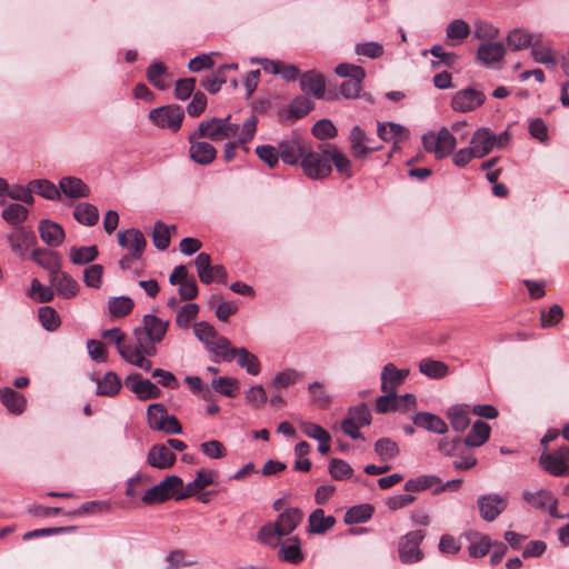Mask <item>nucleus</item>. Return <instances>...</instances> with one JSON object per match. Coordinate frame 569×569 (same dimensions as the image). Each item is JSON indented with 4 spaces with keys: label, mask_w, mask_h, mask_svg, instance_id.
<instances>
[{
    "label": "nucleus",
    "mask_w": 569,
    "mask_h": 569,
    "mask_svg": "<svg viewBox=\"0 0 569 569\" xmlns=\"http://www.w3.org/2000/svg\"><path fill=\"white\" fill-rule=\"evenodd\" d=\"M231 116L226 118L213 117L199 123L197 136H202L211 141H221L234 138L240 129L238 123L230 122Z\"/></svg>",
    "instance_id": "nucleus-1"
},
{
    "label": "nucleus",
    "mask_w": 569,
    "mask_h": 569,
    "mask_svg": "<svg viewBox=\"0 0 569 569\" xmlns=\"http://www.w3.org/2000/svg\"><path fill=\"white\" fill-rule=\"evenodd\" d=\"M196 337L206 346L207 350L222 359L231 342L226 337L219 336L213 326L208 322H197L193 327Z\"/></svg>",
    "instance_id": "nucleus-2"
},
{
    "label": "nucleus",
    "mask_w": 569,
    "mask_h": 569,
    "mask_svg": "<svg viewBox=\"0 0 569 569\" xmlns=\"http://www.w3.org/2000/svg\"><path fill=\"white\" fill-rule=\"evenodd\" d=\"M301 167L305 174L310 179H323L331 173V164L329 163V156L326 152V144L322 146L321 151L305 152L301 159Z\"/></svg>",
    "instance_id": "nucleus-3"
},
{
    "label": "nucleus",
    "mask_w": 569,
    "mask_h": 569,
    "mask_svg": "<svg viewBox=\"0 0 569 569\" xmlns=\"http://www.w3.org/2000/svg\"><path fill=\"white\" fill-rule=\"evenodd\" d=\"M136 337V343L129 345L124 343L122 349L120 350V357L128 363L136 366L144 371H151L152 362L144 358V349H146V339L142 336L141 328H136L133 331Z\"/></svg>",
    "instance_id": "nucleus-4"
},
{
    "label": "nucleus",
    "mask_w": 569,
    "mask_h": 569,
    "mask_svg": "<svg viewBox=\"0 0 569 569\" xmlns=\"http://www.w3.org/2000/svg\"><path fill=\"white\" fill-rule=\"evenodd\" d=\"M425 539L423 530L410 531L400 538L398 543L399 559L402 563H415L423 559L420 545Z\"/></svg>",
    "instance_id": "nucleus-5"
},
{
    "label": "nucleus",
    "mask_w": 569,
    "mask_h": 569,
    "mask_svg": "<svg viewBox=\"0 0 569 569\" xmlns=\"http://www.w3.org/2000/svg\"><path fill=\"white\" fill-rule=\"evenodd\" d=\"M149 118L157 127L176 132L181 128L184 111L179 104H169L151 110Z\"/></svg>",
    "instance_id": "nucleus-6"
},
{
    "label": "nucleus",
    "mask_w": 569,
    "mask_h": 569,
    "mask_svg": "<svg viewBox=\"0 0 569 569\" xmlns=\"http://www.w3.org/2000/svg\"><path fill=\"white\" fill-rule=\"evenodd\" d=\"M569 446L560 447L556 452L542 453L540 463L550 475L560 477L569 475Z\"/></svg>",
    "instance_id": "nucleus-7"
},
{
    "label": "nucleus",
    "mask_w": 569,
    "mask_h": 569,
    "mask_svg": "<svg viewBox=\"0 0 569 569\" xmlns=\"http://www.w3.org/2000/svg\"><path fill=\"white\" fill-rule=\"evenodd\" d=\"M124 385L140 401L158 399L162 393L157 385L149 379H143L140 373L127 376Z\"/></svg>",
    "instance_id": "nucleus-8"
},
{
    "label": "nucleus",
    "mask_w": 569,
    "mask_h": 569,
    "mask_svg": "<svg viewBox=\"0 0 569 569\" xmlns=\"http://www.w3.org/2000/svg\"><path fill=\"white\" fill-rule=\"evenodd\" d=\"M237 358L238 365L246 369V371L251 376H258L261 371V363L256 355L250 352L248 349L234 348L230 345L226 353H222V360L227 362H231Z\"/></svg>",
    "instance_id": "nucleus-9"
},
{
    "label": "nucleus",
    "mask_w": 569,
    "mask_h": 569,
    "mask_svg": "<svg viewBox=\"0 0 569 569\" xmlns=\"http://www.w3.org/2000/svg\"><path fill=\"white\" fill-rule=\"evenodd\" d=\"M203 138L197 136V130L190 133L188 141L190 143L189 156L198 164L208 166L212 163L217 157L216 148L206 141H199Z\"/></svg>",
    "instance_id": "nucleus-10"
},
{
    "label": "nucleus",
    "mask_w": 569,
    "mask_h": 569,
    "mask_svg": "<svg viewBox=\"0 0 569 569\" xmlns=\"http://www.w3.org/2000/svg\"><path fill=\"white\" fill-rule=\"evenodd\" d=\"M279 158L283 163L289 166L297 164L303 157L306 148L302 144V139L298 134L281 140L278 143Z\"/></svg>",
    "instance_id": "nucleus-11"
},
{
    "label": "nucleus",
    "mask_w": 569,
    "mask_h": 569,
    "mask_svg": "<svg viewBox=\"0 0 569 569\" xmlns=\"http://www.w3.org/2000/svg\"><path fill=\"white\" fill-rule=\"evenodd\" d=\"M480 516L491 522L507 508V499L497 493L482 495L477 500Z\"/></svg>",
    "instance_id": "nucleus-12"
},
{
    "label": "nucleus",
    "mask_w": 569,
    "mask_h": 569,
    "mask_svg": "<svg viewBox=\"0 0 569 569\" xmlns=\"http://www.w3.org/2000/svg\"><path fill=\"white\" fill-rule=\"evenodd\" d=\"M463 127L465 122H457L452 126L451 130L445 127L439 130L432 149L437 159H443L452 153L457 144L452 132H458Z\"/></svg>",
    "instance_id": "nucleus-13"
},
{
    "label": "nucleus",
    "mask_w": 569,
    "mask_h": 569,
    "mask_svg": "<svg viewBox=\"0 0 569 569\" xmlns=\"http://www.w3.org/2000/svg\"><path fill=\"white\" fill-rule=\"evenodd\" d=\"M485 102L483 92L468 88L460 90L452 97V108L459 112H469Z\"/></svg>",
    "instance_id": "nucleus-14"
},
{
    "label": "nucleus",
    "mask_w": 569,
    "mask_h": 569,
    "mask_svg": "<svg viewBox=\"0 0 569 569\" xmlns=\"http://www.w3.org/2000/svg\"><path fill=\"white\" fill-rule=\"evenodd\" d=\"M523 500L531 507L537 509H545L549 507V515L553 518H565L566 516L558 513L557 511V499L547 489H540L536 492L523 491Z\"/></svg>",
    "instance_id": "nucleus-15"
},
{
    "label": "nucleus",
    "mask_w": 569,
    "mask_h": 569,
    "mask_svg": "<svg viewBox=\"0 0 569 569\" xmlns=\"http://www.w3.org/2000/svg\"><path fill=\"white\" fill-rule=\"evenodd\" d=\"M118 243L128 249L131 257L141 258L147 246L143 233L138 229H127L118 232Z\"/></svg>",
    "instance_id": "nucleus-16"
},
{
    "label": "nucleus",
    "mask_w": 569,
    "mask_h": 569,
    "mask_svg": "<svg viewBox=\"0 0 569 569\" xmlns=\"http://www.w3.org/2000/svg\"><path fill=\"white\" fill-rule=\"evenodd\" d=\"M169 322L160 319L153 315H146L143 317L142 336L152 343H159L164 338L168 330Z\"/></svg>",
    "instance_id": "nucleus-17"
},
{
    "label": "nucleus",
    "mask_w": 569,
    "mask_h": 569,
    "mask_svg": "<svg viewBox=\"0 0 569 569\" xmlns=\"http://www.w3.org/2000/svg\"><path fill=\"white\" fill-rule=\"evenodd\" d=\"M408 376V369H398L393 363H387L381 371V390L397 392Z\"/></svg>",
    "instance_id": "nucleus-18"
},
{
    "label": "nucleus",
    "mask_w": 569,
    "mask_h": 569,
    "mask_svg": "<svg viewBox=\"0 0 569 569\" xmlns=\"http://www.w3.org/2000/svg\"><path fill=\"white\" fill-rule=\"evenodd\" d=\"M149 466L157 469H168L176 462L174 452L166 445H153L147 456Z\"/></svg>",
    "instance_id": "nucleus-19"
},
{
    "label": "nucleus",
    "mask_w": 569,
    "mask_h": 569,
    "mask_svg": "<svg viewBox=\"0 0 569 569\" xmlns=\"http://www.w3.org/2000/svg\"><path fill=\"white\" fill-rule=\"evenodd\" d=\"M470 147L477 158H483L496 147V134L488 128H480L472 134Z\"/></svg>",
    "instance_id": "nucleus-20"
},
{
    "label": "nucleus",
    "mask_w": 569,
    "mask_h": 569,
    "mask_svg": "<svg viewBox=\"0 0 569 569\" xmlns=\"http://www.w3.org/2000/svg\"><path fill=\"white\" fill-rule=\"evenodd\" d=\"M278 547V559L281 561L299 565L305 560V555L301 550V541L298 537L288 538Z\"/></svg>",
    "instance_id": "nucleus-21"
},
{
    "label": "nucleus",
    "mask_w": 569,
    "mask_h": 569,
    "mask_svg": "<svg viewBox=\"0 0 569 569\" xmlns=\"http://www.w3.org/2000/svg\"><path fill=\"white\" fill-rule=\"evenodd\" d=\"M300 88L317 99H323L326 94L325 77L315 70L307 71L300 76Z\"/></svg>",
    "instance_id": "nucleus-22"
},
{
    "label": "nucleus",
    "mask_w": 569,
    "mask_h": 569,
    "mask_svg": "<svg viewBox=\"0 0 569 569\" xmlns=\"http://www.w3.org/2000/svg\"><path fill=\"white\" fill-rule=\"evenodd\" d=\"M506 53V47L501 42L488 41L478 47L477 59L481 64L491 67L492 64L500 62Z\"/></svg>",
    "instance_id": "nucleus-23"
},
{
    "label": "nucleus",
    "mask_w": 569,
    "mask_h": 569,
    "mask_svg": "<svg viewBox=\"0 0 569 569\" xmlns=\"http://www.w3.org/2000/svg\"><path fill=\"white\" fill-rule=\"evenodd\" d=\"M31 257L34 262L49 271V277H53L61 270V256L56 251L38 248L32 251Z\"/></svg>",
    "instance_id": "nucleus-24"
},
{
    "label": "nucleus",
    "mask_w": 569,
    "mask_h": 569,
    "mask_svg": "<svg viewBox=\"0 0 569 569\" xmlns=\"http://www.w3.org/2000/svg\"><path fill=\"white\" fill-rule=\"evenodd\" d=\"M51 286L57 289L60 297L70 299L79 292V283L68 273L59 270L53 277H49Z\"/></svg>",
    "instance_id": "nucleus-25"
},
{
    "label": "nucleus",
    "mask_w": 569,
    "mask_h": 569,
    "mask_svg": "<svg viewBox=\"0 0 569 569\" xmlns=\"http://www.w3.org/2000/svg\"><path fill=\"white\" fill-rule=\"evenodd\" d=\"M40 237L49 247H59L64 240L63 228L51 220H41L38 227Z\"/></svg>",
    "instance_id": "nucleus-26"
},
{
    "label": "nucleus",
    "mask_w": 569,
    "mask_h": 569,
    "mask_svg": "<svg viewBox=\"0 0 569 569\" xmlns=\"http://www.w3.org/2000/svg\"><path fill=\"white\" fill-rule=\"evenodd\" d=\"M349 138L351 151L356 158H363L368 153L380 149V147L367 143L368 137L359 126H356L351 129Z\"/></svg>",
    "instance_id": "nucleus-27"
},
{
    "label": "nucleus",
    "mask_w": 569,
    "mask_h": 569,
    "mask_svg": "<svg viewBox=\"0 0 569 569\" xmlns=\"http://www.w3.org/2000/svg\"><path fill=\"white\" fill-rule=\"evenodd\" d=\"M59 190L72 199L87 198L90 194V188L77 177H63L59 181Z\"/></svg>",
    "instance_id": "nucleus-28"
},
{
    "label": "nucleus",
    "mask_w": 569,
    "mask_h": 569,
    "mask_svg": "<svg viewBox=\"0 0 569 569\" xmlns=\"http://www.w3.org/2000/svg\"><path fill=\"white\" fill-rule=\"evenodd\" d=\"M308 531L313 535H323L336 525L333 516H326L323 509L317 508L309 516Z\"/></svg>",
    "instance_id": "nucleus-29"
},
{
    "label": "nucleus",
    "mask_w": 569,
    "mask_h": 569,
    "mask_svg": "<svg viewBox=\"0 0 569 569\" xmlns=\"http://www.w3.org/2000/svg\"><path fill=\"white\" fill-rule=\"evenodd\" d=\"M377 131L382 141L393 142L395 144L405 141L409 136V131L405 127L395 122H378Z\"/></svg>",
    "instance_id": "nucleus-30"
},
{
    "label": "nucleus",
    "mask_w": 569,
    "mask_h": 569,
    "mask_svg": "<svg viewBox=\"0 0 569 569\" xmlns=\"http://www.w3.org/2000/svg\"><path fill=\"white\" fill-rule=\"evenodd\" d=\"M470 26L462 19H455L446 28V42L449 46H458L470 34Z\"/></svg>",
    "instance_id": "nucleus-31"
},
{
    "label": "nucleus",
    "mask_w": 569,
    "mask_h": 569,
    "mask_svg": "<svg viewBox=\"0 0 569 569\" xmlns=\"http://www.w3.org/2000/svg\"><path fill=\"white\" fill-rule=\"evenodd\" d=\"M302 517L303 513L299 508H289L278 516L274 525L284 536H288L298 527Z\"/></svg>",
    "instance_id": "nucleus-32"
},
{
    "label": "nucleus",
    "mask_w": 569,
    "mask_h": 569,
    "mask_svg": "<svg viewBox=\"0 0 569 569\" xmlns=\"http://www.w3.org/2000/svg\"><path fill=\"white\" fill-rule=\"evenodd\" d=\"M121 380L113 371H108L102 379L97 380V395L114 397L121 389Z\"/></svg>",
    "instance_id": "nucleus-33"
},
{
    "label": "nucleus",
    "mask_w": 569,
    "mask_h": 569,
    "mask_svg": "<svg viewBox=\"0 0 569 569\" xmlns=\"http://www.w3.org/2000/svg\"><path fill=\"white\" fill-rule=\"evenodd\" d=\"M326 152L329 156V163H332L340 174L347 178L352 176L351 161L336 146L326 144Z\"/></svg>",
    "instance_id": "nucleus-34"
},
{
    "label": "nucleus",
    "mask_w": 569,
    "mask_h": 569,
    "mask_svg": "<svg viewBox=\"0 0 569 569\" xmlns=\"http://www.w3.org/2000/svg\"><path fill=\"white\" fill-rule=\"evenodd\" d=\"M99 251L96 244L83 247H71L69 257L70 261L77 266H84L98 258Z\"/></svg>",
    "instance_id": "nucleus-35"
},
{
    "label": "nucleus",
    "mask_w": 569,
    "mask_h": 569,
    "mask_svg": "<svg viewBox=\"0 0 569 569\" xmlns=\"http://www.w3.org/2000/svg\"><path fill=\"white\" fill-rule=\"evenodd\" d=\"M74 219L83 226H94L99 220L98 208L88 202H80L73 210Z\"/></svg>",
    "instance_id": "nucleus-36"
},
{
    "label": "nucleus",
    "mask_w": 569,
    "mask_h": 569,
    "mask_svg": "<svg viewBox=\"0 0 569 569\" xmlns=\"http://www.w3.org/2000/svg\"><path fill=\"white\" fill-rule=\"evenodd\" d=\"M490 427L488 423L477 420L465 439V445L469 447H480L490 436Z\"/></svg>",
    "instance_id": "nucleus-37"
},
{
    "label": "nucleus",
    "mask_w": 569,
    "mask_h": 569,
    "mask_svg": "<svg viewBox=\"0 0 569 569\" xmlns=\"http://www.w3.org/2000/svg\"><path fill=\"white\" fill-rule=\"evenodd\" d=\"M375 512V508L370 503L357 505L349 508L345 513V522L347 525H357L368 521Z\"/></svg>",
    "instance_id": "nucleus-38"
},
{
    "label": "nucleus",
    "mask_w": 569,
    "mask_h": 569,
    "mask_svg": "<svg viewBox=\"0 0 569 569\" xmlns=\"http://www.w3.org/2000/svg\"><path fill=\"white\" fill-rule=\"evenodd\" d=\"M1 401L6 406V408L14 415H20L26 409L24 397L11 388H4L2 390Z\"/></svg>",
    "instance_id": "nucleus-39"
},
{
    "label": "nucleus",
    "mask_w": 569,
    "mask_h": 569,
    "mask_svg": "<svg viewBox=\"0 0 569 569\" xmlns=\"http://www.w3.org/2000/svg\"><path fill=\"white\" fill-rule=\"evenodd\" d=\"M448 418L456 431H462L470 425L469 407L457 405L448 410Z\"/></svg>",
    "instance_id": "nucleus-40"
},
{
    "label": "nucleus",
    "mask_w": 569,
    "mask_h": 569,
    "mask_svg": "<svg viewBox=\"0 0 569 569\" xmlns=\"http://www.w3.org/2000/svg\"><path fill=\"white\" fill-rule=\"evenodd\" d=\"M167 67L159 61L152 62L147 69V78L149 82L159 90H166L169 88V83L166 81Z\"/></svg>",
    "instance_id": "nucleus-41"
},
{
    "label": "nucleus",
    "mask_w": 569,
    "mask_h": 569,
    "mask_svg": "<svg viewBox=\"0 0 569 569\" xmlns=\"http://www.w3.org/2000/svg\"><path fill=\"white\" fill-rule=\"evenodd\" d=\"M168 415L163 403H151L147 409L148 425L152 430L159 431L164 428V419Z\"/></svg>",
    "instance_id": "nucleus-42"
},
{
    "label": "nucleus",
    "mask_w": 569,
    "mask_h": 569,
    "mask_svg": "<svg viewBox=\"0 0 569 569\" xmlns=\"http://www.w3.org/2000/svg\"><path fill=\"white\" fill-rule=\"evenodd\" d=\"M194 264L197 267L198 277L201 282L210 284L214 281L211 257L208 253H199L194 259Z\"/></svg>",
    "instance_id": "nucleus-43"
},
{
    "label": "nucleus",
    "mask_w": 569,
    "mask_h": 569,
    "mask_svg": "<svg viewBox=\"0 0 569 569\" xmlns=\"http://www.w3.org/2000/svg\"><path fill=\"white\" fill-rule=\"evenodd\" d=\"M134 307V302L129 297H113L108 301L110 313L116 318L128 316Z\"/></svg>",
    "instance_id": "nucleus-44"
},
{
    "label": "nucleus",
    "mask_w": 569,
    "mask_h": 569,
    "mask_svg": "<svg viewBox=\"0 0 569 569\" xmlns=\"http://www.w3.org/2000/svg\"><path fill=\"white\" fill-rule=\"evenodd\" d=\"M282 537H284V535L274 522L262 526L258 532V539L270 547H278L282 542Z\"/></svg>",
    "instance_id": "nucleus-45"
},
{
    "label": "nucleus",
    "mask_w": 569,
    "mask_h": 569,
    "mask_svg": "<svg viewBox=\"0 0 569 569\" xmlns=\"http://www.w3.org/2000/svg\"><path fill=\"white\" fill-rule=\"evenodd\" d=\"M30 187L33 191H36L39 196L43 197L48 200H58L60 199V190L59 188L49 180L40 179L33 180L30 182Z\"/></svg>",
    "instance_id": "nucleus-46"
},
{
    "label": "nucleus",
    "mask_w": 569,
    "mask_h": 569,
    "mask_svg": "<svg viewBox=\"0 0 569 569\" xmlns=\"http://www.w3.org/2000/svg\"><path fill=\"white\" fill-rule=\"evenodd\" d=\"M533 42L532 36L520 29L511 31L507 37V44L513 51L526 49Z\"/></svg>",
    "instance_id": "nucleus-47"
},
{
    "label": "nucleus",
    "mask_w": 569,
    "mask_h": 569,
    "mask_svg": "<svg viewBox=\"0 0 569 569\" xmlns=\"http://www.w3.org/2000/svg\"><path fill=\"white\" fill-rule=\"evenodd\" d=\"M375 451L381 460H392L399 455L398 445L390 438H380L375 443Z\"/></svg>",
    "instance_id": "nucleus-48"
},
{
    "label": "nucleus",
    "mask_w": 569,
    "mask_h": 569,
    "mask_svg": "<svg viewBox=\"0 0 569 569\" xmlns=\"http://www.w3.org/2000/svg\"><path fill=\"white\" fill-rule=\"evenodd\" d=\"M315 108V103L306 96L296 97L290 106L289 113L295 119H301Z\"/></svg>",
    "instance_id": "nucleus-49"
},
{
    "label": "nucleus",
    "mask_w": 569,
    "mask_h": 569,
    "mask_svg": "<svg viewBox=\"0 0 569 569\" xmlns=\"http://www.w3.org/2000/svg\"><path fill=\"white\" fill-rule=\"evenodd\" d=\"M39 321L47 331H54L60 326L58 312L50 306H44L38 310Z\"/></svg>",
    "instance_id": "nucleus-50"
},
{
    "label": "nucleus",
    "mask_w": 569,
    "mask_h": 569,
    "mask_svg": "<svg viewBox=\"0 0 569 569\" xmlns=\"http://www.w3.org/2000/svg\"><path fill=\"white\" fill-rule=\"evenodd\" d=\"M212 389L226 397H233L239 389V381L231 377H219L211 382Z\"/></svg>",
    "instance_id": "nucleus-51"
},
{
    "label": "nucleus",
    "mask_w": 569,
    "mask_h": 569,
    "mask_svg": "<svg viewBox=\"0 0 569 569\" xmlns=\"http://www.w3.org/2000/svg\"><path fill=\"white\" fill-rule=\"evenodd\" d=\"M2 218L10 224L17 226L22 223L28 218V210L19 203H10L2 211Z\"/></svg>",
    "instance_id": "nucleus-52"
},
{
    "label": "nucleus",
    "mask_w": 569,
    "mask_h": 569,
    "mask_svg": "<svg viewBox=\"0 0 569 569\" xmlns=\"http://www.w3.org/2000/svg\"><path fill=\"white\" fill-rule=\"evenodd\" d=\"M29 297L36 300L37 302L44 303L50 302L54 298V292L51 287L43 286L39 280L33 279L31 281L30 290L28 292Z\"/></svg>",
    "instance_id": "nucleus-53"
},
{
    "label": "nucleus",
    "mask_w": 569,
    "mask_h": 569,
    "mask_svg": "<svg viewBox=\"0 0 569 569\" xmlns=\"http://www.w3.org/2000/svg\"><path fill=\"white\" fill-rule=\"evenodd\" d=\"M383 395L376 400V411L378 413H387L399 410V400L397 392L382 391Z\"/></svg>",
    "instance_id": "nucleus-54"
},
{
    "label": "nucleus",
    "mask_w": 569,
    "mask_h": 569,
    "mask_svg": "<svg viewBox=\"0 0 569 569\" xmlns=\"http://www.w3.org/2000/svg\"><path fill=\"white\" fill-rule=\"evenodd\" d=\"M328 470L335 480H345L352 476V468L348 462L339 458H332L329 462Z\"/></svg>",
    "instance_id": "nucleus-55"
},
{
    "label": "nucleus",
    "mask_w": 569,
    "mask_h": 569,
    "mask_svg": "<svg viewBox=\"0 0 569 569\" xmlns=\"http://www.w3.org/2000/svg\"><path fill=\"white\" fill-rule=\"evenodd\" d=\"M199 306L197 303L183 305L177 313L176 323L180 328H189L190 322L198 316Z\"/></svg>",
    "instance_id": "nucleus-56"
},
{
    "label": "nucleus",
    "mask_w": 569,
    "mask_h": 569,
    "mask_svg": "<svg viewBox=\"0 0 569 569\" xmlns=\"http://www.w3.org/2000/svg\"><path fill=\"white\" fill-rule=\"evenodd\" d=\"M169 227L161 221H157L153 227V244L158 250H166L170 244Z\"/></svg>",
    "instance_id": "nucleus-57"
},
{
    "label": "nucleus",
    "mask_w": 569,
    "mask_h": 569,
    "mask_svg": "<svg viewBox=\"0 0 569 569\" xmlns=\"http://www.w3.org/2000/svg\"><path fill=\"white\" fill-rule=\"evenodd\" d=\"M103 267L101 264H91L83 270V282L87 287L99 289L102 283Z\"/></svg>",
    "instance_id": "nucleus-58"
},
{
    "label": "nucleus",
    "mask_w": 569,
    "mask_h": 569,
    "mask_svg": "<svg viewBox=\"0 0 569 569\" xmlns=\"http://www.w3.org/2000/svg\"><path fill=\"white\" fill-rule=\"evenodd\" d=\"M531 56L536 62L547 67H555L557 63L552 50L548 47L538 46V41L532 44Z\"/></svg>",
    "instance_id": "nucleus-59"
},
{
    "label": "nucleus",
    "mask_w": 569,
    "mask_h": 569,
    "mask_svg": "<svg viewBox=\"0 0 569 569\" xmlns=\"http://www.w3.org/2000/svg\"><path fill=\"white\" fill-rule=\"evenodd\" d=\"M429 52L438 59V61H432L431 67L435 69L440 63L451 68L456 64L458 60V56L453 52H447L441 46H433L429 49Z\"/></svg>",
    "instance_id": "nucleus-60"
},
{
    "label": "nucleus",
    "mask_w": 569,
    "mask_h": 569,
    "mask_svg": "<svg viewBox=\"0 0 569 569\" xmlns=\"http://www.w3.org/2000/svg\"><path fill=\"white\" fill-rule=\"evenodd\" d=\"M303 375L295 369H286L276 375L273 378V386L278 389L287 388L297 381L301 380Z\"/></svg>",
    "instance_id": "nucleus-61"
},
{
    "label": "nucleus",
    "mask_w": 569,
    "mask_h": 569,
    "mask_svg": "<svg viewBox=\"0 0 569 569\" xmlns=\"http://www.w3.org/2000/svg\"><path fill=\"white\" fill-rule=\"evenodd\" d=\"M347 417L353 422H357L360 427H366L371 423V412L366 403L351 407Z\"/></svg>",
    "instance_id": "nucleus-62"
},
{
    "label": "nucleus",
    "mask_w": 569,
    "mask_h": 569,
    "mask_svg": "<svg viewBox=\"0 0 569 569\" xmlns=\"http://www.w3.org/2000/svg\"><path fill=\"white\" fill-rule=\"evenodd\" d=\"M355 52L358 56L377 59L383 54V46L376 41L361 42L356 44Z\"/></svg>",
    "instance_id": "nucleus-63"
},
{
    "label": "nucleus",
    "mask_w": 569,
    "mask_h": 569,
    "mask_svg": "<svg viewBox=\"0 0 569 569\" xmlns=\"http://www.w3.org/2000/svg\"><path fill=\"white\" fill-rule=\"evenodd\" d=\"M312 134L320 140L331 139L337 136V128L330 120L321 119L312 127Z\"/></svg>",
    "instance_id": "nucleus-64"
}]
</instances>
